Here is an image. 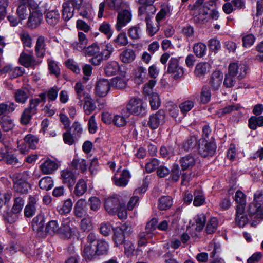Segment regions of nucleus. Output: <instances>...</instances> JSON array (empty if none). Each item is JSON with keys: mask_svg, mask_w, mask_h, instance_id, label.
Wrapping results in <instances>:
<instances>
[{"mask_svg": "<svg viewBox=\"0 0 263 263\" xmlns=\"http://www.w3.org/2000/svg\"><path fill=\"white\" fill-rule=\"evenodd\" d=\"M247 212L251 218L263 219V191L257 190L254 194V202L251 203L247 209Z\"/></svg>", "mask_w": 263, "mask_h": 263, "instance_id": "obj_1", "label": "nucleus"}, {"mask_svg": "<svg viewBox=\"0 0 263 263\" xmlns=\"http://www.w3.org/2000/svg\"><path fill=\"white\" fill-rule=\"evenodd\" d=\"M155 11L156 8L154 7L148 8L145 6H140L139 8V16L140 17L141 20H143L146 22L147 32L150 36L154 35L159 30L158 26L154 27L152 24L151 19Z\"/></svg>", "mask_w": 263, "mask_h": 263, "instance_id": "obj_2", "label": "nucleus"}, {"mask_svg": "<svg viewBox=\"0 0 263 263\" xmlns=\"http://www.w3.org/2000/svg\"><path fill=\"white\" fill-rule=\"evenodd\" d=\"M15 3L17 6L16 13L21 20L27 18L32 8L37 7V4L33 0H17Z\"/></svg>", "mask_w": 263, "mask_h": 263, "instance_id": "obj_3", "label": "nucleus"}, {"mask_svg": "<svg viewBox=\"0 0 263 263\" xmlns=\"http://www.w3.org/2000/svg\"><path fill=\"white\" fill-rule=\"evenodd\" d=\"M29 175L28 171H24L19 174L13 180V190L20 194H27L31 188L30 185L27 182V176Z\"/></svg>", "mask_w": 263, "mask_h": 263, "instance_id": "obj_4", "label": "nucleus"}, {"mask_svg": "<svg viewBox=\"0 0 263 263\" xmlns=\"http://www.w3.org/2000/svg\"><path fill=\"white\" fill-rule=\"evenodd\" d=\"M133 17L132 11L129 7L125 9L121 10L118 13L117 16V21L115 25V28L118 31L125 27L129 24Z\"/></svg>", "mask_w": 263, "mask_h": 263, "instance_id": "obj_5", "label": "nucleus"}, {"mask_svg": "<svg viewBox=\"0 0 263 263\" xmlns=\"http://www.w3.org/2000/svg\"><path fill=\"white\" fill-rule=\"evenodd\" d=\"M216 148L217 146L213 137H211L210 141L202 140L201 141H199V153L203 157H212L213 156Z\"/></svg>", "mask_w": 263, "mask_h": 263, "instance_id": "obj_6", "label": "nucleus"}, {"mask_svg": "<svg viewBox=\"0 0 263 263\" xmlns=\"http://www.w3.org/2000/svg\"><path fill=\"white\" fill-rule=\"evenodd\" d=\"M179 60L180 58L171 57L168 61L167 72L175 79L181 78L184 73L183 68L179 66Z\"/></svg>", "mask_w": 263, "mask_h": 263, "instance_id": "obj_7", "label": "nucleus"}, {"mask_svg": "<svg viewBox=\"0 0 263 263\" xmlns=\"http://www.w3.org/2000/svg\"><path fill=\"white\" fill-rule=\"evenodd\" d=\"M39 102V100H30L29 106L26 108L22 114L20 120L22 124L27 125L29 123L32 116L36 112V107Z\"/></svg>", "mask_w": 263, "mask_h": 263, "instance_id": "obj_8", "label": "nucleus"}, {"mask_svg": "<svg viewBox=\"0 0 263 263\" xmlns=\"http://www.w3.org/2000/svg\"><path fill=\"white\" fill-rule=\"evenodd\" d=\"M228 71L230 72L231 74L235 76L237 79L241 80L246 76L248 71V67L243 63L234 62L229 64Z\"/></svg>", "mask_w": 263, "mask_h": 263, "instance_id": "obj_9", "label": "nucleus"}, {"mask_svg": "<svg viewBox=\"0 0 263 263\" xmlns=\"http://www.w3.org/2000/svg\"><path fill=\"white\" fill-rule=\"evenodd\" d=\"M146 107V104L142 100H130L126 106L128 111L136 115L144 114Z\"/></svg>", "mask_w": 263, "mask_h": 263, "instance_id": "obj_10", "label": "nucleus"}, {"mask_svg": "<svg viewBox=\"0 0 263 263\" xmlns=\"http://www.w3.org/2000/svg\"><path fill=\"white\" fill-rule=\"evenodd\" d=\"M73 218L67 217L64 218L62 221L61 227H60L59 234L65 238H69L74 232L76 228L72 226Z\"/></svg>", "mask_w": 263, "mask_h": 263, "instance_id": "obj_11", "label": "nucleus"}, {"mask_svg": "<svg viewBox=\"0 0 263 263\" xmlns=\"http://www.w3.org/2000/svg\"><path fill=\"white\" fill-rule=\"evenodd\" d=\"M121 202L117 196H110L105 200L104 206L109 215H115L121 206Z\"/></svg>", "mask_w": 263, "mask_h": 263, "instance_id": "obj_12", "label": "nucleus"}, {"mask_svg": "<svg viewBox=\"0 0 263 263\" xmlns=\"http://www.w3.org/2000/svg\"><path fill=\"white\" fill-rule=\"evenodd\" d=\"M32 9L28 17V25L29 27L35 28L41 24L43 20V15L38 6L37 8Z\"/></svg>", "mask_w": 263, "mask_h": 263, "instance_id": "obj_13", "label": "nucleus"}, {"mask_svg": "<svg viewBox=\"0 0 263 263\" xmlns=\"http://www.w3.org/2000/svg\"><path fill=\"white\" fill-rule=\"evenodd\" d=\"M165 114L163 110H160L156 114L150 116L148 122V126L151 129H156L165 122Z\"/></svg>", "mask_w": 263, "mask_h": 263, "instance_id": "obj_14", "label": "nucleus"}, {"mask_svg": "<svg viewBox=\"0 0 263 263\" xmlns=\"http://www.w3.org/2000/svg\"><path fill=\"white\" fill-rule=\"evenodd\" d=\"M223 79V73L220 70H215L212 73L209 83L213 91H216L219 89L222 84Z\"/></svg>", "mask_w": 263, "mask_h": 263, "instance_id": "obj_15", "label": "nucleus"}, {"mask_svg": "<svg viewBox=\"0 0 263 263\" xmlns=\"http://www.w3.org/2000/svg\"><path fill=\"white\" fill-rule=\"evenodd\" d=\"M61 179L64 184L71 189L76 182V177L72 171L69 169H65L61 172Z\"/></svg>", "mask_w": 263, "mask_h": 263, "instance_id": "obj_16", "label": "nucleus"}, {"mask_svg": "<svg viewBox=\"0 0 263 263\" xmlns=\"http://www.w3.org/2000/svg\"><path fill=\"white\" fill-rule=\"evenodd\" d=\"M87 202L85 199L81 198L74 205V215L78 218H82L87 215Z\"/></svg>", "mask_w": 263, "mask_h": 263, "instance_id": "obj_17", "label": "nucleus"}, {"mask_svg": "<svg viewBox=\"0 0 263 263\" xmlns=\"http://www.w3.org/2000/svg\"><path fill=\"white\" fill-rule=\"evenodd\" d=\"M110 89V83L107 80H99L96 87V95L100 97H104L106 96Z\"/></svg>", "mask_w": 263, "mask_h": 263, "instance_id": "obj_18", "label": "nucleus"}, {"mask_svg": "<svg viewBox=\"0 0 263 263\" xmlns=\"http://www.w3.org/2000/svg\"><path fill=\"white\" fill-rule=\"evenodd\" d=\"M181 168L183 171L191 169L196 163V160L193 155L188 154L181 157L179 160Z\"/></svg>", "mask_w": 263, "mask_h": 263, "instance_id": "obj_19", "label": "nucleus"}, {"mask_svg": "<svg viewBox=\"0 0 263 263\" xmlns=\"http://www.w3.org/2000/svg\"><path fill=\"white\" fill-rule=\"evenodd\" d=\"M60 13L57 9L49 10L46 14V21L47 24L51 26H55L60 20Z\"/></svg>", "mask_w": 263, "mask_h": 263, "instance_id": "obj_20", "label": "nucleus"}, {"mask_svg": "<svg viewBox=\"0 0 263 263\" xmlns=\"http://www.w3.org/2000/svg\"><path fill=\"white\" fill-rule=\"evenodd\" d=\"M99 100H87L84 105L83 108L86 114L90 115L97 108L96 104L98 103L99 109H101L103 107V103L99 102Z\"/></svg>", "mask_w": 263, "mask_h": 263, "instance_id": "obj_21", "label": "nucleus"}, {"mask_svg": "<svg viewBox=\"0 0 263 263\" xmlns=\"http://www.w3.org/2000/svg\"><path fill=\"white\" fill-rule=\"evenodd\" d=\"M46 49L45 38L41 35L38 37L36 42L35 51L36 56L39 58L44 57Z\"/></svg>", "mask_w": 263, "mask_h": 263, "instance_id": "obj_22", "label": "nucleus"}, {"mask_svg": "<svg viewBox=\"0 0 263 263\" xmlns=\"http://www.w3.org/2000/svg\"><path fill=\"white\" fill-rule=\"evenodd\" d=\"M58 165L54 161L46 160L40 166L42 172L44 174H50L58 169Z\"/></svg>", "mask_w": 263, "mask_h": 263, "instance_id": "obj_23", "label": "nucleus"}, {"mask_svg": "<svg viewBox=\"0 0 263 263\" xmlns=\"http://www.w3.org/2000/svg\"><path fill=\"white\" fill-rule=\"evenodd\" d=\"M70 166L73 170H78L82 173H84L87 170L86 161L84 159L79 158L76 156L73 159Z\"/></svg>", "mask_w": 263, "mask_h": 263, "instance_id": "obj_24", "label": "nucleus"}, {"mask_svg": "<svg viewBox=\"0 0 263 263\" xmlns=\"http://www.w3.org/2000/svg\"><path fill=\"white\" fill-rule=\"evenodd\" d=\"M211 69L210 65L206 62H200L195 67L194 73L197 77H204Z\"/></svg>", "mask_w": 263, "mask_h": 263, "instance_id": "obj_25", "label": "nucleus"}, {"mask_svg": "<svg viewBox=\"0 0 263 263\" xmlns=\"http://www.w3.org/2000/svg\"><path fill=\"white\" fill-rule=\"evenodd\" d=\"M106 3L110 9L118 12L129 7V5L123 0H107Z\"/></svg>", "mask_w": 263, "mask_h": 263, "instance_id": "obj_26", "label": "nucleus"}, {"mask_svg": "<svg viewBox=\"0 0 263 263\" xmlns=\"http://www.w3.org/2000/svg\"><path fill=\"white\" fill-rule=\"evenodd\" d=\"M45 223V217L43 214H39L35 217L32 222L33 231L37 233L43 231Z\"/></svg>", "mask_w": 263, "mask_h": 263, "instance_id": "obj_27", "label": "nucleus"}, {"mask_svg": "<svg viewBox=\"0 0 263 263\" xmlns=\"http://www.w3.org/2000/svg\"><path fill=\"white\" fill-rule=\"evenodd\" d=\"M136 58L134 51L132 49H124L120 54L119 59L124 63H130L132 62Z\"/></svg>", "mask_w": 263, "mask_h": 263, "instance_id": "obj_28", "label": "nucleus"}, {"mask_svg": "<svg viewBox=\"0 0 263 263\" xmlns=\"http://www.w3.org/2000/svg\"><path fill=\"white\" fill-rule=\"evenodd\" d=\"M120 70L119 63L115 61H110L104 67V72L108 76L116 74Z\"/></svg>", "mask_w": 263, "mask_h": 263, "instance_id": "obj_29", "label": "nucleus"}, {"mask_svg": "<svg viewBox=\"0 0 263 263\" xmlns=\"http://www.w3.org/2000/svg\"><path fill=\"white\" fill-rule=\"evenodd\" d=\"M78 42L73 44L74 48L78 51H82L86 47L88 43V39L85 34L82 32H78Z\"/></svg>", "mask_w": 263, "mask_h": 263, "instance_id": "obj_30", "label": "nucleus"}, {"mask_svg": "<svg viewBox=\"0 0 263 263\" xmlns=\"http://www.w3.org/2000/svg\"><path fill=\"white\" fill-rule=\"evenodd\" d=\"M129 177V172L127 170H124L122 171L120 178H116V177L114 176L112 179L116 185L118 186H125L128 183V178Z\"/></svg>", "mask_w": 263, "mask_h": 263, "instance_id": "obj_31", "label": "nucleus"}, {"mask_svg": "<svg viewBox=\"0 0 263 263\" xmlns=\"http://www.w3.org/2000/svg\"><path fill=\"white\" fill-rule=\"evenodd\" d=\"M87 190V185L86 181L83 179H80L76 184L73 193L77 196H81L85 193Z\"/></svg>", "mask_w": 263, "mask_h": 263, "instance_id": "obj_32", "label": "nucleus"}, {"mask_svg": "<svg viewBox=\"0 0 263 263\" xmlns=\"http://www.w3.org/2000/svg\"><path fill=\"white\" fill-rule=\"evenodd\" d=\"M135 81L139 84L144 82L146 76V69L143 66L137 67L134 72Z\"/></svg>", "mask_w": 263, "mask_h": 263, "instance_id": "obj_33", "label": "nucleus"}, {"mask_svg": "<svg viewBox=\"0 0 263 263\" xmlns=\"http://www.w3.org/2000/svg\"><path fill=\"white\" fill-rule=\"evenodd\" d=\"M19 61L22 65L26 67L35 65L34 57L30 54L22 53L20 57Z\"/></svg>", "mask_w": 263, "mask_h": 263, "instance_id": "obj_34", "label": "nucleus"}, {"mask_svg": "<svg viewBox=\"0 0 263 263\" xmlns=\"http://www.w3.org/2000/svg\"><path fill=\"white\" fill-rule=\"evenodd\" d=\"M193 52L198 58H202L206 54L207 47L201 42L195 43L193 46Z\"/></svg>", "mask_w": 263, "mask_h": 263, "instance_id": "obj_35", "label": "nucleus"}, {"mask_svg": "<svg viewBox=\"0 0 263 263\" xmlns=\"http://www.w3.org/2000/svg\"><path fill=\"white\" fill-rule=\"evenodd\" d=\"M60 227L57 220L49 221L46 226L45 232L46 233L52 235L55 234H59Z\"/></svg>", "mask_w": 263, "mask_h": 263, "instance_id": "obj_36", "label": "nucleus"}, {"mask_svg": "<svg viewBox=\"0 0 263 263\" xmlns=\"http://www.w3.org/2000/svg\"><path fill=\"white\" fill-rule=\"evenodd\" d=\"M62 16L65 21H69L73 16L74 8L70 7L68 2H64L62 5Z\"/></svg>", "mask_w": 263, "mask_h": 263, "instance_id": "obj_37", "label": "nucleus"}, {"mask_svg": "<svg viewBox=\"0 0 263 263\" xmlns=\"http://www.w3.org/2000/svg\"><path fill=\"white\" fill-rule=\"evenodd\" d=\"M0 124L5 132L11 130L14 126L13 120L9 116L2 117L0 120Z\"/></svg>", "mask_w": 263, "mask_h": 263, "instance_id": "obj_38", "label": "nucleus"}, {"mask_svg": "<svg viewBox=\"0 0 263 263\" xmlns=\"http://www.w3.org/2000/svg\"><path fill=\"white\" fill-rule=\"evenodd\" d=\"M39 185L41 189L48 191L53 187V181L51 177L46 176L40 180Z\"/></svg>", "mask_w": 263, "mask_h": 263, "instance_id": "obj_39", "label": "nucleus"}, {"mask_svg": "<svg viewBox=\"0 0 263 263\" xmlns=\"http://www.w3.org/2000/svg\"><path fill=\"white\" fill-rule=\"evenodd\" d=\"M172 198L169 196H164L159 200L158 207L161 210H166L171 208L172 205Z\"/></svg>", "mask_w": 263, "mask_h": 263, "instance_id": "obj_40", "label": "nucleus"}, {"mask_svg": "<svg viewBox=\"0 0 263 263\" xmlns=\"http://www.w3.org/2000/svg\"><path fill=\"white\" fill-rule=\"evenodd\" d=\"M257 126H263V116H252L249 119V127L255 130Z\"/></svg>", "mask_w": 263, "mask_h": 263, "instance_id": "obj_41", "label": "nucleus"}, {"mask_svg": "<svg viewBox=\"0 0 263 263\" xmlns=\"http://www.w3.org/2000/svg\"><path fill=\"white\" fill-rule=\"evenodd\" d=\"M82 51L85 56L91 57L100 54V49L98 44L93 43Z\"/></svg>", "mask_w": 263, "mask_h": 263, "instance_id": "obj_42", "label": "nucleus"}, {"mask_svg": "<svg viewBox=\"0 0 263 263\" xmlns=\"http://www.w3.org/2000/svg\"><path fill=\"white\" fill-rule=\"evenodd\" d=\"M114 233L113 240L116 246L117 247L125 242L124 240L126 237L120 229H119L117 227L114 228Z\"/></svg>", "mask_w": 263, "mask_h": 263, "instance_id": "obj_43", "label": "nucleus"}, {"mask_svg": "<svg viewBox=\"0 0 263 263\" xmlns=\"http://www.w3.org/2000/svg\"><path fill=\"white\" fill-rule=\"evenodd\" d=\"M197 138L195 136L190 137L183 144V147L186 151H190L195 148L198 144Z\"/></svg>", "mask_w": 263, "mask_h": 263, "instance_id": "obj_44", "label": "nucleus"}, {"mask_svg": "<svg viewBox=\"0 0 263 263\" xmlns=\"http://www.w3.org/2000/svg\"><path fill=\"white\" fill-rule=\"evenodd\" d=\"M204 1V0H197L193 6H190L191 10H200L199 15L201 16L202 20L205 19V16L208 14V11L203 10V8L201 6Z\"/></svg>", "mask_w": 263, "mask_h": 263, "instance_id": "obj_45", "label": "nucleus"}, {"mask_svg": "<svg viewBox=\"0 0 263 263\" xmlns=\"http://www.w3.org/2000/svg\"><path fill=\"white\" fill-rule=\"evenodd\" d=\"M108 246L106 241L103 240H98L96 247L97 255H100L107 253L108 250Z\"/></svg>", "mask_w": 263, "mask_h": 263, "instance_id": "obj_46", "label": "nucleus"}, {"mask_svg": "<svg viewBox=\"0 0 263 263\" xmlns=\"http://www.w3.org/2000/svg\"><path fill=\"white\" fill-rule=\"evenodd\" d=\"M111 85L117 89H123L127 85V80L124 78L116 77L112 79Z\"/></svg>", "mask_w": 263, "mask_h": 263, "instance_id": "obj_47", "label": "nucleus"}, {"mask_svg": "<svg viewBox=\"0 0 263 263\" xmlns=\"http://www.w3.org/2000/svg\"><path fill=\"white\" fill-rule=\"evenodd\" d=\"M24 141L28 144L30 148L35 149L36 148L39 139L36 136L30 134L25 137Z\"/></svg>", "mask_w": 263, "mask_h": 263, "instance_id": "obj_48", "label": "nucleus"}, {"mask_svg": "<svg viewBox=\"0 0 263 263\" xmlns=\"http://www.w3.org/2000/svg\"><path fill=\"white\" fill-rule=\"evenodd\" d=\"M218 220L216 218H211L208 222L206 231L208 234H212L217 230L218 227Z\"/></svg>", "mask_w": 263, "mask_h": 263, "instance_id": "obj_49", "label": "nucleus"}, {"mask_svg": "<svg viewBox=\"0 0 263 263\" xmlns=\"http://www.w3.org/2000/svg\"><path fill=\"white\" fill-rule=\"evenodd\" d=\"M24 205V200L23 198L15 197L14 200V204L12 208L13 212L20 213Z\"/></svg>", "mask_w": 263, "mask_h": 263, "instance_id": "obj_50", "label": "nucleus"}, {"mask_svg": "<svg viewBox=\"0 0 263 263\" xmlns=\"http://www.w3.org/2000/svg\"><path fill=\"white\" fill-rule=\"evenodd\" d=\"M88 202L90 210L94 212L98 211L101 207V201L97 197L93 196L89 198L88 199Z\"/></svg>", "mask_w": 263, "mask_h": 263, "instance_id": "obj_51", "label": "nucleus"}, {"mask_svg": "<svg viewBox=\"0 0 263 263\" xmlns=\"http://www.w3.org/2000/svg\"><path fill=\"white\" fill-rule=\"evenodd\" d=\"M236 79H237V78L233 74H231L230 72L228 71V73L225 76V78L223 80V85L226 87H232L235 84Z\"/></svg>", "mask_w": 263, "mask_h": 263, "instance_id": "obj_52", "label": "nucleus"}, {"mask_svg": "<svg viewBox=\"0 0 263 263\" xmlns=\"http://www.w3.org/2000/svg\"><path fill=\"white\" fill-rule=\"evenodd\" d=\"M169 15L170 8L166 6L161 8L156 16L157 23L159 24L161 21L164 20Z\"/></svg>", "mask_w": 263, "mask_h": 263, "instance_id": "obj_53", "label": "nucleus"}, {"mask_svg": "<svg viewBox=\"0 0 263 263\" xmlns=\"http://www.w3.org/2000/svg\"><path fill=\"white\" fill-rule=\"evenodd\" d=\"M206 217L203 213L198 215L196 218L195 221L196 223V229L197 231H201L206 222Z\"/></svg>", "mask_w": 263, "mask_h": 263, "instance_id": "obj_54", "label": "nucleus"}, {"mask_svg": "<svg viewBox=\"0 0 263 263\" xmlns=\"http://www.w3.org/2000/svg\"><path fill=\"white\" fill-rule=\"evenodd\" d=\"M160 161L156 159L153 158L150 160L145 165V170L147 173H151L156 168L158 169Z\"/></svg>", "mask_w": 263, "mask_h": 263, "instance_id": "obj_55", "label": "nucleus"}, {"mask_svg": "<svg viewBox=\"0 0 263 263\" xmlns=\"http://www.w3.org/2000/svg\"><path fill=\"white\" fill-rule=\"evenodd\" d=\"M174 149L172 147L162 146L160 149V154L164 158H169L174 155Z\"/></svg>", "mask_w": 263, "mask_h": 263, "instance_id": "obj_56", "label": "nucleus"}, {"mask_svg": "<svg viewBox=\"0 0 263 263\" xmlns=\"http://www.w3.org/2000/svg\"><path fill=\"white\" fill-rule=\"evenodd\" d=\"M114 228H113L112 225L108 222H103L101 224L100 227V232L104 236H108L111 231H114Z\"/></svg>", "mask_w": 263, "mask_h": 263, "instance_id": "obj_57", "label": "nucleus"}, {"mask_svg": "<svg viewBox=\"0 0 263 263\" xmlns=\"http://www.w3.org/2000/svg\"><path fill=\"white\" fill-rule=\"evenodd\" d=\"M194 199L193 204L196 206L201 205L204 202V198L203 194L199 190H196L194 193Z\"/></svg>", "mask_w": 263, "mask_h": 263, "instance_id": "obj_58", "label": "nucleus"}, {"mask_svg": "<svg viewBox=\"0 0 263 263\" xmlns=\"http://www.w3.org/2000/svg\"><path fill=\"white\" fill-rule=\"evenodd\" d=\"M99 30L105 34L108 38H110L112 35L110 25L109 23L104 22L99 27Z\"/></svg>", "mask_w": 263, "mask_h": 263, "instance_id": "obj_59", "label": "nucleus"}, {"mask_svg": "<svg viewBox=\"0 0 263 263\" xmlns=\"http://www.w3.org/2000/svg\"><path fill=\"white\" fill-rule=\"evenodd\" d=\"M16 105L13 103H10L9 104L5 103L0 104V116L4 113H10L13 111Z\"/></svg>", "mask_w": 263, "mask_h": 263, "instance_id": "obj_60", "label": "nucleus"}, {"mask_svg": "<svg viewBox=\"0 0 263 263\" xmlns=\"http://www.w3.org/2000/svg\"><path fill=\"white\" fill-rule=\"evenodd\" d=\"M73 203L71 199H68L65 201L63 205L59 210V212L61 214H65L69 213L72 208Z\"/></svg>", "mask_w": 263, "mask_h": 263, "instance_id": "obj_61", "label": "nucleus"}, {"mask_svg": "<svg viewBox=\"0 0 263 263\" xmlns=\"http://www.w3.org/2000/svg\"><path fill=\"white\" fill-rule=\"evenodd\" d=\"M83 253L88 259H92L96 255H97L96 250H95L90 244L85 246Z\"/></svg>", "mask_w": 263, "mask_h": 263, "instance_id": "obj_62", "label": "nucleus"}, {"mask_svg": "<svg viewBox=\"0 0 263 263\" xmlns=\"http://www.w3.org/2000/svg\"><path fill=\"white\" fill-rule=\"evenodd\" d=\"M128 34L129 37L133 40H136L140 37L141 34V30L140 27L135 26L129 28Z\"/></svg>", "mask_w": 263, "mask_h": 263, "instance_id": "obj_63", "label": "nucleus"}, {"mask_svg": "<svg viewBox=\"0 0 263 263\" xmlns=\"http://www.w3.org/2000/svg\"><path fill=\"white\" fill-rule=\"evenodd\" d=\"M115 44L120 46H125L128 43L127 37L125 33L119 34L114 40Z\"/></svg>", "mask_w": 263, "mask_h": 263, "instance_id": "obj_64", "label": "nucleus"}]
</instances>
